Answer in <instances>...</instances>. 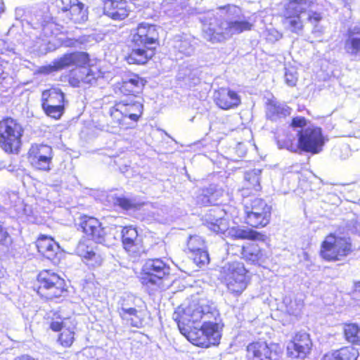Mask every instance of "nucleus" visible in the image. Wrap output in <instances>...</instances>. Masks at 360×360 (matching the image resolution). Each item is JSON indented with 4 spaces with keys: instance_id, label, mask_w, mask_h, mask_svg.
<instances>
[{
    "instance_id": "42",
    "label": "nucleus",
    "mask_w": 360,
    "mask_h": 360,
    "mask_svg": "<svg viewBox=\"0 0 360 360\" xmlns=\"http://www.w3.org/2000/svg\"><path fill=\"white\" fill-rule=\"evenodd\" d=\"M174 47L178 49L180 53L186 56H191L194 52V46L191 44L188 38H184L176 41Z\"/></svg>"
},
{
    "instance_id": "35",
    "label": "nucleus",
    "mask_w": 360,
    "mask_h": 360,
    "mask_svg": "<svg viewBox=\"0 0 360 360\" xmlns=\"http://www.w3.org/2000/svg\"><path fill=\"white\" fill-rule=\"evenodd\" d=\"M283 303L285 305V309L288 314L298 316L303 308L304 302L301 298L291 299L289 297H285L283 299Z\"/></svg>"
},
{
    "instance_id": "58",
    "label": "nucleus",
    "mask_w": 360,
    "mask_h": 360,
    "mask_svg": "<svg viewBox=\"0 0 360 360\" xmlns=\"http://www.w3.org/2000/svg\"><path fill=\"white\" fill-rule=\"evenodd\" d=\"M355 231L357 232H360V222H356V225L354 227Z\"/></svg>"
},
{
    "instance_id": "10",
    "label": "nucleus",
    "mask_w": 360,
    "mask_h": 360,
    "mask_svg": "<svg viewBox=\"0 0 360 360\" xmlns=\"http://www.w3.org/2000/svg\"><path fill=\"white\" fill-rule=\"evenodd\" d=\"M260 170H252L245 174V188L241 191V195L244 197L243 203L245 211H252L260 213L271 212V207L261 198L248 199L249 191L250 193L257 192L261 189L259 183Z\"/></svg>"
},
{
    "instance_id": "13",
    "label": "nucleus",
    "mask_w": 360,
    "mask_h": 360,
    "mask_svg": "<svg viewBox=\"0 0 360 360\" xmlns=\"http://www.w3.org/2000/svg\"><path fill=\"white\" fill-rule=\"evenodd\" d=\"M351 252L352 245L349 238L330 234L323 241L320 254L327 261H339Z\"/></svg>"
},
{
    "instance_id": "11",
    "label": "nucleus",
    "mask_w": 360,
    "mask_h": 360,
    "mask_svg": "<svg viewBox=\"0 0 360 360\" xmlns=\"http://www.w3.org/2000/svg\"><path fill=\"white\" fill-rule=\"evenodd\" d=\"M51 6L67 22L82 23L88 18L87 8L79 0H51Z\"/></svg>"
},
{
    "instance_id": "5",
    "label": "nucleus",
    "mask_w": 360,
    "mask_h": 360,
    "mask_svg": "<svg viewBox=\"0 0 360 360\" xmlns=\"http://www.w3.org/2000/svg\"><path fill=\"white\" fill-rule=\"evenodd\" d=\"M132 41L138 48L134 49L127 58L129 63L144 64L154 54L158 44V32L155 25L140 23L132 31Z\"/></svg>"
},
{
    "instance_id": "49",
    "label": "nucleus",
    "mask_w": 360,
    "mask_h": 360,
    "mask_svg": "<svg viewBox=\"0 0 360 360\" xmlns=\"http://www.w3.org/2000/svg\"><path fill=\"white\" fill-rule=\"evenodd\" d=\"M307 125V120L303 117H295L292 119L291 127L292 128H302Z\"/></svg>"
},
{
    "instance_id": "22",
    "label": "nucleus",
    "mask_w": 360,
    "mask_h": 360,
    "mask_svg": "<svg viewBox=\"0 0 360 360\" xmlns=\"http://www.w3.org/2000/svg\"><path fill=\"white\" fill-rule=\"evenodd\" d=\"M190 257L198 265H204L209 262V255L206 250L205 241L199 236H191L187 243Z\"/></svg>"
},
{
    "instance_id": "24",
    "label": "nucleus",
    "mask_w": 360,
    "mask_h": 360,
    "mask_svg": "<svg viewBox=\"0 0 360 360\" xmlns=\"http://www.w3.org/2000/svg\"><path fill=\"white\" fill-rule=\"evenodd\" d=\"M79 68L75 73H72L70 83L73 86H79V83L93 84L101 76V72L95 66L89 68L84 65L79 66Z\"/></svg>"
},
{
    "instance_id": "47",
    "label": "nucleus",
    "mask_w": 360,
    "mask_h": 360,
    "mask_svg": "<svg viewBox=\"0 0 360 360\" xmlns=\"http://www.w3.org/2000/svg\"><path fill=\"white\" fill-rule=\"evenodd\" d=\"M114 204L123 210H128L134 207V203L124 197H115Z\"/></svg>"
},
{
    "instance_id": "46",
    "label": "nucleus",
    "mask_w": 360,
    "mask_h": 360,
    "mask_svg": "<svg viewBox=\"0 0 360 360\" xmlns=\"http://www.w3.org/2000/svg\"><path fill=\"white\" fill-rule=\"evenodd\" d=\"M86 265L90 267H96L100 266L103 262V257L101 255L96 253L95 251L89 255L86 259H84Z\"/></svg>"
},
{
    "instance_id": "25",
    "label": "nucleus",
    "mask_w": 360,
    "mask_h": 360,
    "mask_svg": "<svg viewBox=\"0 0 360 360\" xmlns=\"http://www.w3.org/2000/svg\"><path fill=\"white\" fill-rule=\"evenodd\" d=\"M213 97L217 105L223 110L233 108L240 103V97L238 94L226 88L215 91Z\"/></svg>"
},
{
    "instance_id": "33",
    "label": "nucleus",
    "mask_w": 360,
    "mask_h": 360,
    "mask_svg": "<svg viewBox=\"0 0 360 360\" xmlns=\"http://www.w3.org/2000/svg\"><path fill=\"white\" fill-rule=\"evenodd\" d=\"M242 255L245 259L252 263H259L264 262V254L260 248L255 243H252L247 246H243Z\"/></svg>"
},
{
    "instance_id": "48",
    "label": "nucleus",
    "mask_w": 360,
    "mask_h": 360,
    "mask_svg": "<svg viewBox=\"0 0 360 360\" xmlns=\"http://www.w3.org/2000/svg\"><path fill=\"white\" fill-rule=\"evenodd\" d=\"M10 53H15L14 45L4 39H0V53L9 54Z\"/></svg>"
},
{
    "instance_id": "50",
    "label": "nucleus",
    "mask_w": 360,
    "mask_h": 360,
    "mask_svg": "<svg viewBox=\"0 0 360 360\" xmlns=\"http://www.w3.org/2000/svg\"><path fill=\"white\" fill-rule=\"evenodd\" d=\"M58 70L56 69V65L54 64V60L51 64L42 66L39 68V72L41 74L49 75L53 72H56Z\"/></svg>"
},
{
    "instance_id": "54",
    "label": "nucleus",
    "mask_w": 360,
    "mask_h": 360,
    "mask_svg": "<svg viewBox=\"0 0 360 360\" xmlns=\"http://www.w3.org/2000/svg\"><path fill=\"white\" fill-rule=\"evenodd\" d=\"M8 238L7 231L0 225V243L6 242Z\"/></svg>"
},
{
    "instance_id": "27",
    "label": "nucleus",
    "mask_w": 360,
    "mask_h": 360,
    "mask_svg": "<svg viewBox=\"0 0 360 360\" xmlns=\"http://www.w3.org/2000/svg\"><path fill=\"white\" fill-rule=\"evenodd\" d=\"M120 238L124 249L129 253H135L141 248V239L139 238L138 232L136 228L129 226L123 227L121 231L119 230Z\"/></svg>"
},
{
    "instance_id": "44",
    "label": "nucleus",
    "mask_w": 360,
    "mask_h": 360,
    "mask_svg": "<svg viewBox=\"0 0 360 360\" xmlns=\"http://www.w3.org/2000/svg\"><path fill=\"white\" fill-rule=\"evenodd\" d=\"M12 72V65L4 60H0V85L6 79Z\"/></svg>"
},
{
    "instance_id": "15",
    "label": "nucleus",
    "mask_w": 360,
    "mask_h": 360,
    "mask_svg": "<svg viewBox=\"0 0 360 360\" xmlns=\"http://www.w3.org/2000/svg\"><path fill=\"white\" fill-rule=\"evenodd\" d=\"M170 273V267L161 259H149L146 261L141 276L142 284L159 285Z\"/></svg>"
},
{
    "instance_id": "56",
    "label": "nucleus",
    "mask_w": 360,
    "mask_h": 360,
    "mask_svg": "<svg viewBox=\"0 0 360 360\" xmlns=\"http://www.w3.org/2000/svg\"><path fill=\"white\" fill-rule=\"evenodd\" d=\"M219 214H218V216L217 217H214V219H211L210 216H212V214H210V216L207 215L206 216V219H205V221H206V223H207V227L210 229L209 226H208V223L210 222V221H214L215 222V220L217 219H218L219 217H222L223 218V215L221 214L223 213V211L222 210H219Z\"/></svg>"
},
{
    "instance_id": "21",
    "label": "nucleus",
    "mask_w": 360,
    "mask_h": 360,
    "mask_svg": "<svg viewBox=\"0 0 360 360\" xmlns=\"http://www.w3.org/2000/svg\"><path fill=\"white\" fill-rule=\"evenodd\" d=\"M226 194L224 191L217 185H210L202 188L196 197V202L199 205H216L224 202Z\"/></svg>"
},
{
    "instance_id": "60",
    "label": "nucleus",
    "mask_w": 360,
    "mask_h": 360,
    "mask_svg": "<svg viewBox=\"0 0 360 360\" xmlns=\"http://www.w3.org/2000/svg\"><path fill=\"white\" fill-rule=\"evenodd\" d=\"M111 131H112V133H115V132H116V131H115V130H112Z\"/></svg>"
},
{
    "instance_id": "37",
    "label": "nucleus",
    "mask_w": 360,
    "mask_h": 360,
    "mask_svg": "<svg viewBox=\"0 0 360 360\" xmlns=\"http://www.w3.org/2000/svg\"><path fill=\"white\" fill-rule=\"evenodd\" d=\"M76 252L79 256L84 259L94 252V240L90 239H82L76 248Z\"/></svg>"
},
{
    "instance_id": "6",
    "label": "nucleus",
    "mask_w": 360,
    "mask_h": 360,
    "mask_svg": "<svg viewBox=\"0 0 360 360\" xmlns=\"http://www.w3.org/2000/svg\"><path fill=\"white\" fill-rule=\"evenodd\" d=\"M143 105L141 98L129 97L116 103L110 109L112 122L120 128H131L143 112Z\"/></svg>"
},
{
    "instance_id": "2",
    "label": "nucleus",
    "mask_w": 360,
    "mask_h": 360,
    "mask_svg": "<svg viewBox=\"0 0 360 360\" xmlns=\"http://www.w3.org/2000/svg\"><path fill=\"white\" fill-rule=\"evenodd\" d=\"M182 335L193 345L209 347L218 345L222 325L215 304L205 298H193L176 308L173 314Z\"/></svg>"
},
{
    "instance_id": "55",
    "label": "nucleus",
    "mask_w": 360,
    "mask_h": 360,
    "mask_svg": "<svg viewBox=\"0 0 360 360\" xmlns=\"http://www.w3.org/2000/svg\"><path fill=\"white\" fill-rule=\"evenodd\" d=\"M63 322L60 321H52L50 324V328L53 331H59L62 328Z\"/></svg>"
},
{
    "instance_id": "32",
    "label": "nucleus",
    "mask_w": 360,
    "mask_h": 360,
    "mask_svg": "<svg viewBox=\"0 0 360 360\" xmlns=\"http://www.w3.org/2000/svg\"><path fill=\"white\" fill-rule=\"evenodd\" d=\"M64 105L65 96L58 88H51L44 90L41 94V105Z\"/></svg>"
},
{
    "instance_id": "59",
    "label": "nucleus",
    "mask_w": 360,
    "mask_h": 360,
    "mask_svg": "<svg viewBox=\"0 0 360 360\" xmlns=\"http://www.w3.org/2000/svg\"><path fill=\"white\" fill-rule=\"evenodd\" d=\"M356 291L360 292V281L355 285Z\"/></svg>"
},
{
    "instance_id": "41",
    "label": "nucleus",
    "mask_w": 360,
    "mask_h": 360,
    "mask_svg": "<svg viewBox=\"0 0 360 360\" xmlns=\"http://www.w3.org/2000/svg\"><path fill=\"white\" fill-rule=\"evenodd\" d=\"M340 360H356L359 350L353 346L345 347L336 350Z\"/></svg>"
},
{
    "instance_id": "52",
    "label": "nucleus",
    "mask_w": 360,
    "mask_h": 360,
    "mask_svg": "<svg viewBox=\"0 0 360 360\" xmlns=\"http://www.w3.org/2000/svg\"><path fill=\"white\" fill-rule=\"evenodd\" d=\"M139 307H131L128 309H124L122 311H120L118 312L120 317L122 320L124 319H126V317H129V315H130L131 313L134 311V310H136Z\"/></svg>"
},
{
    "instance_id": "14",
    "label": "nucleus",
    "mask_w": 360,
    "mask_h": 360,
    "mask_svg": "<svg viewBox=\"0 0 360 360\" xmlns=\"http://www.w3.org/2000/svg\"><path fill=\"white\" fill-rule=\"evenodd\" d=\"M208 226L211 231L225 236H231L238 239H251L259 241H265L266 236L261 233L250 229H242L239 228H229L226 219L219 217L215 222L210 221Z\"/></svg>"
},
{
    "instance_id": "16",
    "label": "nucleus",
    "mask_w": 360,
    "mask_h": 360,
    "mask_svg": "<svg viewBox=\"0 0 360 360\" xmlns=\"http://www.w3.org/2000/svg\"><path fill=\"white\" fill-rule=\"evenodd\" d=\"M296 136H299V146L302 150L315 154L322 150L324 140L321 128L310 126L299 131Z\"/></svg>"
},
{
    "instance_id": "29",
    "label": "nucleus",
    "mask_w": 360,
    "mask_h": 360,
    "mask_svg": "<svg viewBox=\"0 0 360 360\" xmlns=\"http://www.w3.org/2000/svg\"><path fill=\"white\" fill-rule=\"evenodd\" d=\"M37 248L38 251L47 259H51L55 256L58 245L53 240L52 238L42 236L38 238L37 241Z\"/></svg>"
},
{
    "instance_id": "31",
    "label": "nucleus",
    "mask_w": 360,
    "mask_h": 360,
    "mask_svg": "<svg viewBox=\"0 0 360 360\" xmlns=\"http://www.w3.org/2000/svg\"><path fill=\"white\" fill-rule=\"evenodd\" d=\"M245 222L252 227H264L270 221L271 212L266 211L262 214L257 212L245 211Z\"/></svg>"
},
{
    "instance_id": "53",
    "label": "nucleus",
    "mask_w": 360,
    "mask_h": 360,
    "mask_svg": "<svg viewBox=\"0 0 360 360\" xmlns=\"http://www.w3.org/2000/svg\"><path fill=\"white\" fill-rule=\"evenodd\" d=\"M321 360H340L339 356L338 355L337 351L333 352L331 353L326 354Z\"/></svg>"
},
{
    "instance_id": "39",
    "label": "nucleus",
    "mask_w": 360,
    "mask_h": 360,
    "mask_svg": "<svg viewBox=\"0 0 360 360\" xmlns=\"http://www.w3.org/2000/svg\"><path fill=\"white\" fill-rule=\"evenodd\" d=\"M277 143L279 148H285L292 152H296L300 148L299 139L297 140L292 135L287 136L284 139H279Z\"/></svg>"
},
{
    "instance_id": "38",
    "label": "nucleus",
    "mask_w": 360,
    "mask_h": 360,
    "mask_svg": "<svg viewBox=\"0 0 360 360\" xmlns=\"http://www.w3.org/2000/svg\"><path fill=\"white\" fill-rule=\"evenodd\" d=\"M345 335L349 342L360 345V328L357 325L354 323L345 325Z\"/></svg>"
},
{
    "instance_id": "19",
    "label": "nucleus",
    "mask_w": 360,
    "mask_h": 360,
    "mask_svg": "<svg viewBox=\"0 0 360 360\" xmlns=\"http://www.w3.org/2000/svg\"><path fill=\"white\" fill-rule=\"evenodd\" d=\"M312 342L309 334L297 333L287 345V354L292 358L304 359L311 349Z\"/></svg>"
},
{
    "instance_id": "57",
    "label": "nucleus",
    "mask_w": 360,
    "mask_h": 360,
    "mask_svg": "<svg viewBox=\"0 0 360 360\" xmlns=\"http://www.w3.org/2000/svg\"><path fill=\"white\" fill-rule=\"evenodd\" d=\"M15 360H38L37 359L32 358L29 355H22L20 356H18L15 359Z\"/></svg>"
},
{
    "instance_id": "18",
    "label": "nucleus",
    "mask_w": 360,
    "mask_h": 360,
    "mask_svg": "<svg viewBox=\"0 0 360 360\" xmlns=\"http://www.w3.org/2000/svg\"><path fill=\"white\" fill-rule=\"evenodd\" d=\"M32 165L37 169L49 171L53 158L52 148L44 144H33L29 150Z\"/></svg>"
},
{
    "instance_id": "17",
    "label": "nucleus",
    "mask_w": 360,
    "mask_h": 360,
    "mask_svg": "<svg viewBox=\"0 0 360 360\" xmlns=\"http://www.w3.org/2000/svg\"><path fill=\"white\" fill-rule=\"evenodd\" d=\"M247 360H278L281 351L276 344L268 345L265 342H254L246 348Z\"/></svg>"
},
{
    "instance_id": "34",
    "label": "nucleus",
    "mask_w": 360,
    "mask_h": 360,
    "mask_svg": "<svg viewBox=\"0 0 360 360\" xmlns=\"http://www.w3.org/2000/svg\"><path fill=\"white\" fill-rule=\"evenodd\" d=\"M146 316L145 310L142 307V304L136 310L129 315V317L124 319L122 321L128 326L135 328H141L143 326Z\"/></svg>"
},
{
    "instance_id": "45",
    "label": "nucleus",
    "mask_w": 360,
    "mask_h": 360,
    "mask_svg": "<svg viewBox=\"0 0 360 360\" xmlns=\"http://www.w3.org/2000/svg\"><path fill=\"white\" fill-rule=\"evenodd\" d=\"M285 83L290 86H295L297 81V73L296 70L292 68H286L285 72Z\"/></svg>"
},
{
    "instance_id": "4",
    "label": "nucleus",
    "mask_w": 360,
    "mask_h": 360,
    "mask_svg": "<svg viewBox=\"0 0 360 360\" xmlns=\"http://www.w3.org/2000/svg\"><path fill=\"white\" fill-rule=\"evenodd\" d=\"M318 4L314 0H290L286 5L284 26L290 32L300 34L304 20L314 26V32H321L318 23L323 15L317 11Z\"/></svg>"
},
{
    "instance_id": "26",
    "label": "nucleus",
    "mask_w": 360,
    "mask_h": 360,
    "mask_svg": "<svg viewBox=\"0 0 360 360\" xmlns=\"http://www.w3.org/2000/svg\"><path fill=\"white\" fill-rule=\"evenodd\" d=\"M89 61V55L85 52H73L66 53L54 60L58 71L72 66H82Z\"/></svg>"
},
{
    "instance_id": "9",
    "label": "nucleus",
    "mask_w": 360,
    "mask_h": 360,
    "mask_svg": "<svg viewBox=\"0 0 360 360\" xmlns=\"http://www.w3.org/2000/svg\"><path fill=\"white\" fill-rule=\"evenodd\" d=\"M23 129L17 120L6 117L0 121V148L6 153H18Z\"/></svg>"
},
{
    "instance_id": "8",
    "label": "nucleus",
    "mask_w": 360,
    "mask_h": 360,
    "mask_svg": "<svg viewBox=\"0 0 360 360\" xmlns=\"http://www.w3.org/2000/svg\"><path fill=\"white\" fill-rule=\"evenodd\" d=\"M247 272L243 263L235 261L224 264L220 271V276L228 290L238 295L248 285L250 279Z\"/></svg>"
},
{
    "instance_id": "40",
    "label": "nucleus",
    "mask_w": 360,
    "mask_h": 360,
    "mask_svg": "<svg viewBox=\"0 0 360 360\" xmlns=\"http://www.w3.org/2000/svg\"><path fill=\"white\" fill-rule=\"evenodd\" d=\"M41 108L45 114L55 120H59L64 113V105H49L45 103L41 105Z\"/></svg>"
},
{
    "instance_id": "23",
    "label": "nucleus",
    "mask_w": 360,
    "mask_h": 360,
    "mask_svg": "<svg viewBox=\"0 0 360 360\" xmlns=\"http://www.w3.org/2000/svg\"><path fill=\"white\" fill-rule=\"evenodd\" d=\"M129 12L130 8L125 0H103V13L112 20H124Z\"/></svg>"
},
{
    "instance_id": "36",
    "label": "nucleus",
    "mask_w": 360,
    "mask_h": 360,
    "mask_svg": "<svg viewBox=\"0 0 360 360\" xmlns=\"http://www.w3.org/2000/svg\"><path fill=\"white\" fill-rule=\"evenodd\" d=\"M142 300L133 295H124L121 297L117 306V312L131 307H139Z\"/></svg>"
},
{
    "instance_id": "51",
    "label": "nucleus",
    "mask_w": 360,
    "mask_h": 360,
    "mask_svg": "<svg viewBox=\"0 0 360 360\" xmlns=\"http://www.w3.org/2000/svg\"><path fill=\"white\" fill-rule=\"evenodd\" d=\"M268 32L267 39L271 41H277L282 37V34L276 30H269Z\"/></svg>"
},
{
    "instance_id": "43",
    "label": "nucleus",
    "mask_w": 360,
    "mask_h": 360,
    "mask_svg": "<svg viewBox=\"0 0 360 360\" xmlns=\"http://www.w3.org/2000/svg\"><path fill=\"white\" fill-rule=\"evenodd\" d=\"M58 341L63 347H70L74 341V332L64 329L59 336Z\"/></svg>"
},
{
    "instance_id": "3",
    "label": "nucleus",
    "mask_w": 360,
    "mask_h": 360,
    "mask_svg": "<svg viewBox=\"0 0 360 360\" xmlns=\"http://www.w3.org/2000/svg\"><path fill=\"white\" fill-rule=\"evenodd\" d=\"M217 15L208 24H204L202 28L204 38L213 44L222 42L252 27V24L240 18L241 10L236 6L219 8Z\"/></svg>"
},
{
    "instance_id": "30",
    "label": "nucleus",
    "mask_w": 360,
    "mask_h": 360,
    "mask_svg": "<svg viewBox=\"0 0 360 360\" xmlns=\"http://www.w3.org/2000/svg\"><path fill=\"white\" fill-rule=\"evenodd\" d=\"M145 84L144 80L136 75H133L130 77L122 81L120 87L122 93L124 94H139Z\"/></svg>"
},
{
    "instance_id": "1",
    "label": "nucleus",
    "mask_w": 360,
    "mask_h": 360,
    "mask_svg": "<svg viewBox=\"0 0 360 360\" xmlns=\"http://www.w3.org/2000/svg\"><path fill=\"white\" fill-rule=\"evenodd\" d=\"M14 16L15 22L8 30V34L15 38L17 41L26 43L27 40L21 38L24 33L40 49L43 45L48 51L60 46L80 47L83 45L86 47L96 41L93 35H84L78 39L65 37L63 27L41 11L32 13L23 7H17Z\"/></svg>"
},
{
    "instance_id": "7",
    "label": "nucleus",
    "mask_w": 360,
    "mask_h": 360,
    "mask_svg": "<svg viewBox=\"0 0 360 360\" xmlns=\"http://www.w3.org/2000/svg\"><path fill=\"white\" fill-rule=\"evenodd\" d=\"M79 227L90 240L95 243L111 246L118 242V227L110 226L102 227L100 221L91 217L84 216L80 219Z\"/></svg>"
},
{
    "instance_id": "28",
    "label": "nucleus",
    "mask_w": 360,
    "mask_h": 360,
    "mask_svg": "<svg viewBox=\"0 0 360 360\" xmlns=\"http://www.w3.org/2000/svg\"><path fill=\"white\" fill-rule=\"evenodd\" d=\"M291 108L285 103L276 100H270L266 105V117L274 122H277L291 114Z\"/></svg>"
},
{
    "instance_id": "12",
    "label": "nucleus",
    "mask_w": 360,
    "mask_h": 360,
    "mask_svg": "<svg viewBox=\"0 0 360 360\" xmlns=\"http://www.w3.org/2000/svg\"><path fill=\"white\" fill-rule=\"evenodd\" d=\"M37 280L39 283L37 293L47 300L60 297L67 291L64 279L51 271H41Z\"/></svg>"
},
{
    "instance_id": "61",
    "label": "nucleus",
    "mask_w": 360,
    "mask_h": 360,
    "mask_svg": "<svg viewBox=\"0 0 360 360\" xmlns=\"http://www.w3.org/2000/svg\"><path fill=\"white\" fill-rule=\"evenodd\" d=\"M96 360H105L104 359H98Z\"/></svg>"
},
{
    "instance_id": "20",
    "label": "nucleus",
    "mask_w": 360,
    "mask_h": 360,
    "mask_svg": "<svg viewBox=\"0 0 360 360\" xmlns=\"http://www.w3.org/2000/svg\"><path fill=\"white\" fill-rule=\"evenodd\" d=\"M343 49L349 57L360 60V25L347 30L345 34Z\"/></svg>"
}]
</instances>
